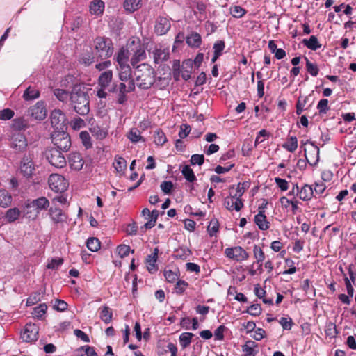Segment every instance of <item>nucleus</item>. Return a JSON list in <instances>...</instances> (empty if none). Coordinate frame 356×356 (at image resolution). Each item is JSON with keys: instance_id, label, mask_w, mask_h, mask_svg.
Returning a JSON list of instances; mask_svg holds the SVG:
<instances>
[{"instance_id": "9b49d317", "label": "nucleus", "mask_w": 356, "mask_h": 356, "mask_svg": "<svg viewBox=\"0 0 356 356\" xmlns=\"http://www.w3.org/2000/svg\"><path fill=\"white\" fill-rule=\"evenodd\" d=\"M39 327L35 323L26 324L24 331L21 333V338L25 342H34L38 339Z\"/></svg>"}, {"instance_id": "393cba45", "label": "nucleus", "mask_w": 356, "mask_h": 356, "mask_svg": "<svg viewBox=\"0 0 356 356\" xmlns=\"http://www.w3.org/2000/svg\"><path fill=\"white\" fill-rule=\"evenodd\" d=\"M100 312L99 318L106 324L110 323L113 320L112 309L104 305L99 309Z\"/></svg>"}, {"instance_id": "bf43d9fd", "label": "nucleus", "mask_w": 356, "mask_h": 356, "mask_svg": "<svg viewBox=\"0 0 356 356\" xmlns=\"http://www.w3.org/2000/svg\"><path fill=\"white\" fill-rule=\"evenodd\" d=\"M47 309V306L46 304H40L34 308L33 314L37 318H41L46 313Z\"/></svg>"}, {"instance_id": "69168bd1", "label": "nucleus", "mask_w": 356, "mask_h": 356, "mask_svg": "<svg viewBox=\"0 0 356 356\" xmlns=\"http://www.w3.org/2000/svg\"><path fill=\"white\" fill-rule=\"evenodd\" d=\"M247 312L252 316H259L261 313V305L259 304L252 305L248 308Z\"/></svg>"}, {"instance_id": "6e6d98bb", "label": "nucleus", "mask_w": 356, "mask_h": 356, "mask_svg": "<svg viewBox=\"0 0 356 356\" xmlns=\"http://www.w3.org/2000/svg\"><path fill=\"white\" fill-rule=\"evenodd\" d=\"M117 252L121 258H124L129 255L131 252V248L129 245L122 244L118 246Z\"/></svg>"}, {"instance_id": "ddd939ff", "label": "nucleus", "mask_w": 356, "mask_h": 356, "mask_svg": "<svg viewBox=\"0 0 356 356\" xmlns=\"http://www.w3.org/2000/svg\"><path fill=\"white\" fill-rule=\"evenodd\" d=\"M28 113L35 120H43L47 115L44 103L42 101L38 102L34 106L29 108Z\"/></svg>"}, {"instance_id": "c756f323", "label": "nucleus", "mask_w": 356, "mask_h": 356, "mask_svg": "<svg viewBox=\"0 0 356 356\" xmlns=\"http://www.w3.org/2000/svg\"><path fill=\"white\" fill-rule=\"evenodd\" d=\"M146 58V52L143 48L136 49L131 58V65L136 68L137 64Z\"/></svg>"}, {"instance_id": "c03bdc74", "label": "nucleus", "mask_w": 356, "mask_h": 356, "mask_svg": "<svg viewBox=\"0 0 356 356\" xmlns=\"http://www.w3.org/2000/svg\"><path fill=\"white\" fill-rule=\"evenodd\" d=\"M194 336V334L191 332H183L179 336V343L182 348H186L191 343L192 338Z\"/></svg>"}, {"instance_id": "a18cd8bd", "label": "nucleus", "mask_w": 356, "mask_h": 356, "mask_svg": "<svg viewBox=\"0 0 356 356\" xmlns=\"http://www.w3.org/2000/svg\"><path fill=\"white\" fill-rule=\"evenodd\" d=\"M154 141L156 145L162 146L167 142V138L161 129H156L154 134Z\"/></svg>"}, {"instance_id": "aec40b11", "label": "nucleus", "mask_w": 356, "mask_h": 356, "mask_svg": "<svg viewBox=\"0 0 356 356\" xmlns=\"http://www.w3.org/2000/svg\"><path fill=\"white\" fill-rule=\"evenodd\" d=\"M170 57L168 49H155L153 51L154 62L156 64L161 63L166 61Z\"/></svg>"}, {"instance_id": "4be33fe9", "label": "nucleus", "mask_w": 356, "mask_h": 356, "mask_svg": "<svg viewBox=\"0 0 356 356\" xmlns=\"http://www.w3.org/2000/svg\"><path fill=\"white\" fill-rule=\"evenodd\" d=\"M129 52L127 49L122 47L115 56L118 67L129 65Z\"/></svg>"}, {"instance_id": "a211bd4d", "label": "nucleus", "mask_w": 356, "mask_h": 356, "mask_svg": "<svg viewBox=\"0 0 356 356\" xmlns=\"http://www.w3.org/2000/svg\"><path fill=\"white\" fill-rule=\"evenodd\" d=\"M159 252V248H155L153 252L148 255L146 259L147 268L150 273H154L158 270V266H156V262L158 259Z\"/></svg>"}, {"instance_id": "f3484780", "label": "nucleus", "mask_w": 356, "mask_h": 356, "mask_svg": "<svg viewBox=\"0 0 356 356\" xmlns=\"http://www.w3.org/2000/svg\"><path fill=\"white\" fill-rule=\"evenodd\" d=\"M170 27V22L166 17H159L156 21L154 31L157 35H162L167 33Z\"/></svg>"}, {"instance_id": "e2e57ef3", "label": "nucleus", "mask_w": 356, "mask_h": 356, "mask_svg": "<svg viewBox=\"0 0 356 356\" xmlns=\"http://www.w3.org/2000/svg\"><path fill=\"white\" fill-rule=\"evenodd\" d=\"M188 285V284L186 281L179 280L178 281H177V283L175 285L176 293L179 295L182 294L185 291Z\"/></svg>"}, {"instance_id": "052dcab7", "label": "nucleus", "mask_w": 356, "mask_h": 356, "mask_svg": "<svg viewBox=\"0 0 356 356\" xmlns=\"http://www.w3.org/2000/svg\"><path fill=\"white\" fill-rule=\"evenodd\" d=\"M250 184L248 181L239 182L236 187V194L238 197H241L245 191L250 187Z\"/></svg>"}, {"instance_id": "c85d7f7f", "label": "nucleus", "mask_w": 356, "mask_h": 356, "mask_svg": "<svg viewBox=\"0 0 356 356\" xmlns=\"http://www.w3.org/2000/svg\"><path fill=\"white\" fill-rule=\"evenodd\" d=\"M119 71V79L122 81H127L131 78L132 70L129 65L117 67Z\"/></svg>"}, {"instance_id": "58836bf2", "label": "nucleus", "mask_w": 356, "mask_h": 356, "mask_svg": "<svg viewBox=\"0 0 356 356\" xmlns=\"http://www.w3.org/2000/svg\"><path fill=\"white\" fill-rule=\"evenodd\" d=\"M113 166L115 170L118 173L123 174L127 169V161L126 160L119 156H116L115 157V162L113 163Z\"/></svg>"}, {"instance_id": "423d86ee", "label": "nucleus", "mask_w": 356, "mask_h": 356, "mask_svg": "<svg viewBox=\"0 0 356 356\" xmlns=\"http://www.w3.org/2000/svg\"><path fill=\"white\" fill-rule=\"evenodd\" d=\"M224 254L228 259L238 263L246 261L250 257L249 253L240 245L225 248Z\"/></svg>"}, {"instance_id": "f8f14e48", "label": "nucleus", "mask_w": 356, "mask_h": 356, "mask_svg": "<svg viewBox=\"0 0 356 356\" xmlns=\"http://www.w3.org/2000/svg\"><path fill=\"white\" fill-rule=\"evenodd\" d=\"M48 214L55 225L62 224L67 219V214L56 206H51L48 211Z\"/></svg>"}, {"instance_id": "473e14b6", "label": "nucleus", "mask_w": 356, "mask_h": 356, "mask_svg": "<svg viewBox=\"0 0 356 356\" xmlns=\"http://www.w3.org/2000/svg\"><path fill=\"white\" fill-rule=\"evenodd\" d=\"M164 276L167 282L173 283L179 280V270L177 268H175L174 270L165 269Z\"/></svg>"}, {"instance_id": "b1692460", "label": "nucleus", "mask_w": 356, "mask_h": 356, "mask_svg": "<svg viewBox=\"0 0 356 356\" xmlns=\"http://www.w3.org/2000/svg\"><path fill=\"white\" fill-rule=\"evenodd\" d=\"M90 131L97 140H103L108 136V130L98 124L92 125Z\"/></svg>"}, {"instance_id": "603ef678", "label": "nucleus", "mask_w": 356, "mask_h": 356, "mask_svg": "<svg viewBox=\"0 0 356 356\" xmlns=\"http://www.w3.org/2000/svg\"><path fill=\"white\" fill-rule=\"evenodd\" d=\"M128 138L132 143H137L140 140L145 142V139L140 135V132L137 129H132L127 135Z\"/></svg>"}, {"instance_id": "4d7b16f0", "label": "nucleus", "mask_w": 356, "mask_h": 356, "mask_svg": "<svg viewBox=\"0 0 356 356\" xmlns=\"http://www.w3.org/2000/svg\"><path fill=\"white\" fill-rule=\"evenodd\" d=\"M317 109L320 113L325 114L330 110L328 100L327 99H321L317 105Z\"/></svg>"}, {"instance_id": "cd10ccee", "label": "nucleus", "mask_w": 356, "mask_h": 356, "mask_svg": "<svg viewBox=\"0 0 356 356\" xmlns=\"http://www.w3.org/2000/svg\"><path fill=\"white\" fill-rule=\"evenodd\" d=\"M193 69V60L191 59L185 60L181 65V77L187 81L191 78V74Z\"/></svg>"}, {"instance_id": "412c9836", "label": "nucleus", "mask_w": 356, "mask_h": 356, "mask_svg": "<svg viewBox=\"0 0 356 356\" xmlns=\"http://www.w3.org/2000/svg\"><path fill=\"white\" fill-rule=\"evenodd\" d=\"M254 222L260 230L265 231L270 227V222L267 220L266 216L265 213H263V211H259L254 216Z\"/></svg>"}, {"instance_id": "7ed1b4c3", "label": "nucleus", "mask_w": 356, "mask_h": 356, "mask_svg": "<svg viewBox=\"0 0 356 356\" xmlns=\"http://www.w3.org/2000/svg\"><path fill=\"white\" fill-rule=\"evenodd\" d=\"M95 54L100 59H106L113 54V47L109 38L97 37L94 40Z\"/></svg>"}, {"instance_id": "79ce46f5", "label": "nucleus", "mask_w": 356, "mask_h": 356, "mask_svg": "<svg viewBox=\"0 0 356 356\" xmlns=\"http://www.w3.org/2000/svg\"><path fill=\"white\" fill-rule=\"evenodd\" d=\"M86 244L88 250L92 252H97L101 248V243L99 240L95 237H90L86 241Z\"/></svg>"}, {"instance_id": "f257e3e1", "label": "nucleus", "mask_w": 356, "mask_h": 356, "mask_svg": "<svg viewBox=\"0 0 356 356\" xmlns=\"http://www.w3.org/2000/svg\"><path fill=\"white\" fill-rule=\"evenodd\" d=\"M86 87L81 84L73 86L70 95V104L73 110L81 115H86L90 111L89 95Z\"/></svg>"}, {"instance_id": "72a5a7b5", "label": "nucleus", "mask_w": 356, "mask_h": 356, "mask_svg": "<svg viewBox=\"0 0 356 356\" xmlns=\"http://www.w3.org/2000/svg\"><path fill=\"white\" fill-rule=\"evenodd\" d=\"M40 95L39 90L34 87L29 86L23 94V98L26 101L33 100L38 98Z\"/></svg>"}, {"instance_id": "6e6552de", "label": "nucleus", "mask_w": 356, "mask_h": 356, "mask_svg": "<svg viewBox=\"0 0 356 356\" xmlns=\"http://www.w3.org/2000/svg\"><path fill=\"white\" fill-rule=\"evenodd\" d=\"M48 183L52 191L60 193L65 191L69 186L67 180L59 174H51L49 177Z\"/></svg>"}, {"instance_id": "0e129e2a", "label": "nucleus", "mask_w": 356, "mask_h": 356, "mask_svg": "<svg viewBox=\"0 0 356 356\" xmlns=\"http://www.w3.org/2000/svg\"><path fill=\"white\" fill-rule=\"evenodd\" d=\"M227 327L224 325L218 326L214 331V337L216 340L222 341L224 339V332Z\"/></svg>"}, {"instance_id": "0eeeda50", "label": "nucleus", "mask_w": 356, "mask_h": 356, "mask_svg": "<svg viewBox=\"0 0 356 356\" xmlns=\"http://www.w3.org/2000/svg\"><path fill=\"white\" fill-rule=\"evenodd\" d=\"M60 151L56 148H51L45 152V156L49 163L58 168H62L66 165V159Z\"/></svg>"}, {"instance_id": "de8ad7c7", "label": "nucleus", "mask_w": 356, "mask_h": 356, "mask_svg": "<svg viewBox=\"0 0 356 356\" xmlns=\"http://www.w3.org/2000/svg\"><path fill=\"white\" fill-rule=\"evenodd\" d=\"M306 61V70L309 74L313 76H316L319 72V68L316 63H312L307 57H305Z\"/></svg>"}, {"instance_id": "49530a36", "label": "nucleus", "mask_w": 356, "mask_h": 356, "mask_svg": "<svg viewBox=\"0 0 356 356\" xmlns=\"http://www.w3.org/2000/svg\"><path fill=\"white\" fill-rule=\"evenodd\" d=\"M127 86L124 83H120L118 87V103L122 104L127 101Z\"/></svg>"}, {"instance_id": "8fccbe9b", "label": "nucleus", "mask_w": 356, "mask_h": 356, "mask_svg": "<svg viewBox=\"0 0 356 356\" xmlns=\"http://www.w3.org/2000/svg\"><path fill=\"white\" fill-rule=\"evenodd\" d=\"M159 216V211L156 209L150 211L149 220L144 225L145 229H151L155 226L156 220Z\"/></svg>"}, {"instance_id": "bb28decb", "label": "nucleus", "mask_w": 356, "mask_h": 356, "mask_svg": "<svg viewBox=\"0 0 356 356\" xmlns=\"http://www.w3.org/2000/svg\"><path fill=\"white\" fill-rule=\"evenodd\" d=\"M113 79V72L111 70L102 72L98 78V84L100 87L107 88Z\"/></svg>"}, {"instance_id": "a19ab883", "label": "nucleus", "mask_w": 356, "mask_h": 356, "mask_svg": "<svg viewBox=\"0 0 356 356\" xmlns=\"http://www.w3.org/2000/svg\"><path fill=\"white\" fill-rule=\"evenodd\" d=\"M12 127L16 131L25 130L28 127V122L24 118H15L13 120Z\"/></svg>"}, {"instance_id": "1a4fd4ad", "label": "nucleus", "mask_w": 356, "mask_h": 356, "mask_svg": "<svg viewBox=\"0 0 356 356\" xmlns=\"http://www.w3.org/2000/svg\"><path fill=\"white\" fill-rule=\"evenodd\" d=\"M307 143L311 144V148L307 150L306 148H304L305 152V157L307 160V162L311 165H315L319 159V148L314 144L313 142H310L309 140L306 141H301V148H303Z\"/></svg>"}, {"instance_id": "37998d69", "label": "nucleus", "mask_w": 356, "mask_h": 356, "mask_svg": "<svg viewBox=\"0 0 356 356\" xmlns=\"http://www.w3.org/2000/svg\"><path fill=\"white\" fill-rule=\"evenodd\" d=\"M53 93L55 97L58 99V100L65 103L67 102L68 99H70V93L60 88H56L53 90Z\"/></svg>"}, {"instance_id": "2f4dec72", "label": "nucleus", "mask_w": 356, "mask_h": 356, "mask_svg": "<svg viewBox=\"0 0 356 356\" xmlns=\"http://www.w3.org/2000/svg\"><path fill=\"white\" fill-rule=\"evenodd\" d=\"M282 147L289 152H294L298 148V139L296 136H289L286 142L282 145Z\"/></svg>"}, {"instance_id": "dca6fc26", "label": "nucleus", "mask_w": 356, "mask_h": 356, "mask_svg": "<svg viewBox=\"0 0 356 356\" xmlns=\"http://www.w3.org/2000/svg\"><path fill=\"white\" fill-rule=\"evenodd\" d=\"M21 172L24 177H31L35 171V165L30 156H24L21 161Z\"/></svg>"}, {"instance_id": "c9c22d12", "label": "nucleus", "mask_w": 356, "mask_h": 356, "mask_svg": "<svg viewBox=\"0 0 356 356\" xmlns=\"http://www.w3.org/2000/svg\"><path fill=\"white\" fill-rule=\"evenodd\" d=\"M12 196L10 193L5 190L0 189V206L2 207H8L11 204Z\"/></svg>"}, {"instance_id": "7c9ffc66", "label": "nucleus", "mask_w": 356, "mask_h": 356, "mask_svg": "<svg viewBox=\"0 0 356 356\" xmlns=\"http://www.w3.org/2000/svg\"><path fill=\"white\" fill-rule=\"evenodd\" d=\"M104 3L102 0H95L90 3V11L92 14L99 15L103 13Z\"/></svg>"}, {"instance_id": "20e7f679", "label": "nucleus", "mask_w": 356, "mask_h": 356, "mask_svg": "<svg viewBox=\"0 0 356 356\" xmlns=\"http://www.w3.org/2000/svg\"><path fill=\"white\" fill-rule=\"evenodd\" d=\"M49 207V201L45 197H40L33 200L26 204L27 211L26 216L28 218L35 219L38 214Z\"/></svg>"}, {"instance_id": "a878e982", "label": "nucleus", "mask_w": 356, "mask_h": 356, "mask_svg": "<svg viewBox=\"0 0 356 356\" xmlns=\"http://www.w3.org/2000/svg\"><path fill=\"white\" fill-rule=\"evenodd\" d=\"M297 193H299V197L304 200L308 201L312 199L314 195V191L312 186L305 184L299 191L298 186H296Z\"/></svg>"}, {"instance_id": "13d9d810", "label": "nucleus", "mask_w": 356, "mask_h": 356, "mask_svg": "<svg viewBox=\"0 0 356 356\" xmlns=\"http://www.w3.org/2000/svg\"><path fill=\"white\" fill-rule=\"evenodd\" d=\"M225 48V43L223 40H218L216 41L213 47V54L221 56L222 54V51Z\"/></svg>"}, {"instance_id": "5fc2aeb1", "label": "nucleus", "mask_w": 356, "mask_h": 356, "mask_svg": "<svg viewBox=\"0 0 356 356\" xmlns=\"http://www.w3.org/2000/svg\"><path fill=\"white\" fill-rule=\"evenodd\" d=\"M79 137L81 140L83 145L86 149L92 147V144L91 143V138L90 136V134L86 131H81L79 134Z\"/></svg>"}, {"instance_id": "f704fd0d", "label": "nucleus", "mask_w": 356, "mask_h": 356, "mask_svg": "<svg viewBox=\"0 0 356 356\" xmlns=\"http://www.w3.org/2000/svg\"><path fill=\"white\" fill-rule=\"evenodd\" d=\"M302 44L308 49L313 51H316L321 47V44H320L318 38L315 35H312L309 40L304 39Z\"/></svg>"}, {"instance_id": "e433bc0d", "label": "nucleus", "mask_w": 356, "mask_h": 356, "mask_svg": "<svg viewBox=\"0 0 356 356\" xmlns=\"http://www.w3.org/2000/svg\"><path fill=\"white\" fill-rule=\"evenodd\" d=\"M142 0H124V8L129 13H133L141 6Z\"/></svg>"}, {"instance_id": "864d4df0", "label": "nucleus", "mask_w": 356, "mask_h": 356, "mask_svg": "<svg viewBox=\"0 0 356 356\" xmlns=\"http://www.w3.org/2000/svg\"><path fill=\"white\" fill-rule=\"evenodd\" d=\"M219 222L216 218L211 220L210 223L207 227V232L210 236H213L218 232Z\"/></svg>"}, {"instance_id": "4468645a", "label": "nucleus", "mask_w": 356, "mask_h": 356, "mask_svg": "<svg viewBox=\"0 0 356 356\" xmlns=\"http://www.w3.org/2000/svg\"><path fill=\"white\" fill-rule=\"evenodd\" d=\"M65 115L60 109L54 110L50 116L51 125L56 129H62L65 125Z\"/></svg>"}, {"instance_id": "6ab92c4d", "label": "nucleus", "mask_w": 356, "mask_h": 356, "mask_svg": "<svg viewBox=\"0 0 356 356\" xmlns=\"http://www.w3.org/2000/svg\"><path fill=\"white\" fill-rule=\"evenodd\" d=\"M241 348L244 356H255L259 352L258 344L251 340L246 341Z\"/></svg>"}, {"instance_id": "9d476101", "label": "nucleus", "mask_w": 356, "mask_h": 356, "mask_svg": "<svg viewBox=\"0 0 356 356\" xmlns=\"http://www.w3.org/2000/svg\"><path fill=\"white\" fill-rule=\"evenodd\" d=\"M10 140L11 148L16 152H22L26 150L27 147V140L23 134L19 131L13 133Z\"/></svg>"}, {"instance_id": "09e8293b", "label": "nucleus", "mask_w": 356, "mask_h": 356, "mask_svg": "<svg viewBox=\"0 0 356 356\" xmlns=\"http://www.w3.org/2000/svg\"><path fill=\"white\" fill-rule=\"evenodd\" d=\"M230 14L235 18L243 17L247 11L240 6H232L229 8Z\"/></svg>"}, {"instance_id": "39448f33", "label": "nucleus", "mask_w": 356, "mask_h": 356, "mask_svg": "<svg viewBox=\"0 0 356 356\" xmlns=\"http://www.w3.org/2000/svg\"><path fill=\"white\" fill-rule=\"evenodd\" d=\"M51 140L57 149L67 152L71 147L70 135L65 131H55L51 135Z\"/></svg>"}, {"instance_id": "3c124183", "label": "nucleus", "mask_w": 356, "mask_h": 356, "mask_svg": "<svg viewBox=\"0 0 356 356\" xmlns=\"http://www.w3.org/2000/svg\"><path fill=\"white\" fill-rule=\"evenodd\" d=\"M181 172L184 178L189 182H193L196 179L193 170L189 165H185L183 168Z\"/></svg>"}, {"instance_id": "338daca9", "label": "nucleus", "mask_w": 356, "mask_h": 356, "mask_svg": "<svg viewBox=\"0 0 356 356\" xmlns=\"http://www.w3.org/2000/svg\"><path fill=\"white\" fill-rule=\"evenodd\" d=\"M77 351H84L85 354L87 356H98L97 353L95 350V348L89 346H81L77 350Z\"/></svg>"}, {"instance_id": "ea45409f", "label": "nucleus", "mask_w": 356, "mask_h": 356, "mask_svg": "<svg viewBox=\"0 0 356 356\" xmlns=\"http://www.w3.org/2000/svg\"><path fill=\"white\" fill-rule=\"evenodd\" d=\"M20 211L18 208H11L9 209L5 214V219L8 222H15L16 220H17L20 216Z\"/></svg>"}, {"instance_id": "5701e85b", "label": "nucleus", "mask_w": 356, "mask_h": 356, "mask_svg": "<svg viewBox=\"0 0 356 356\" xmlns=\"http://www.w3.org/2000/svg\"><path fill=\"white\" fill-rule=\"evenodd\" d=\"M186 44L192 48H198L202 44V37L197 32H192L186 38Z\"/></svg>"}, {"instance_id": "774afa93", "label": "nucleus", "mask_w": 356, "mask_h": 356, "mask_svg": "<svg viewBox=\"0 0 356 356\" xmlns=\"http://www.w3.org/2000/svg\"><path fill=\"white\" fill-rule=\"evenodd\" d=\"M14 111L10 108H5L0 111V120H8L14 116Z\"/></svg>"}, {"instance_id": "2eb2a0df", "label": "nucleus", "mask_w": 356, "mask_h": 356, "mask_svg": "<svg viewBox=\"0 0 356 356\" xmlns=\"http://www.w3.org/2000/svg\"><path fill=\"white\" fill-rule=\"evenodd\" d=\"M68 163L70 168L74 170H81L84 165V160L79 152H72L68 156Z\"/></svg>"}, {"instance_id": "4c0bfd02", "label": "nucleus", "mask_w": 356, "mask_h": 356, "mask_svg": "<svg viewBox=\"0 0 356 356\" xmlns=\"http://www.w3.org/2000/svg\"><path fill=\"white\" fill-rule=\"evenodd\" d=\"M253 257L255 259V263L257 264H260L261 263H263L264 261L266 259L265 253L261 249V248L255 244L253 246Z\"/></svg>"}, {"instance_id": "f03ea898", "label": "nucleus", "mask_w": 356, "mask_h": 356, "mask_svg": "<svg viewBox=\"0 0 356 356\" xmlns=\"http://www.w3.org/2000/svg\"><path fill=\"white\" fill-rule=\"evenodd\" d=\"M134 77L136 86L143 90L150 88L156 80V72L148 63H143L135 68Z\"/></svg>"}, {"instance_id": "680f3d73", "label": "nucleus", "mask_w": 356, "mask_h": 356, "mask_svg": "<svg viewBox=\"0 0 356 356\" xmlns=\"http://www.w3.org/2000/svg\"><path fill=\"white\" fill-rule=\"evenodd\" d=\"M190 162L193 165H202L204 162V156L203 154H193L191 157Z\"/></svg>"}]
</instances>
